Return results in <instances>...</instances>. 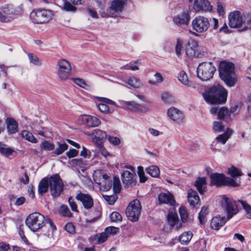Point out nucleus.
Instances as JSON below:
<instances>
[{
  "label": "nucleus",
  "instance_id": "1",
  "mask_svg": "<svg viewBox=\"0 0 251 251\" xmlns=\"http://www.w3.org/2000/svg\"><path fill=\"white\" fill-rule=\"evenodd\" d=\"M50 187L51 195L54 197H59L63 190V184L60 176L55 174L48 178H43L38 185V192L43 195L47 192Z\"/></svg>",
  "mask_w": 251,
  "mask_h": 251
},
{
  "label": "nucleus",
  "instance_id": "2",
  "mask_svg": "<svg viewBox=\"0 0 251 251\" xmlns=\"http://www.w3.org/2000/svg\"><path fill=\"white\" fill-rule=\"evenodd\" d=\"M227 91L221 85H216L203 94L205 100L211 104H221L226 100Z\"/></svg>",
  "mask_w": 251,
  "mask_h": 251
},
{
  "label": "nucleus",
  "instance_id": "3",
  "mask_svg": "<svg viewBox=\"0 0 251 251\" xmlns=\"http://www.w3.org/2000/svg\"><path fill=\"white\" fill-rule=\"evenodd\" d=\"M221 78L227 85L234 86L237 81V77L234 72V65L230 62L222 61L219 68Z\"/></svg>",
  "mask_w": 251,
  "mask_h": 251
},
{
  "label": "nucleus",
  "instance_id": "4",
  "mask_svg": "<svg viewBox=\"0 0 251 251\" xmlns=\"http://www.w3.org/2000/svg\"><path fill=\"white\" fill-rule=\"evenodd\" d=\"M22 12V8L20 6H15L11 4H5L0 9V21L10 22Z\"/></svg>",
  "mask_w": 251,
  "mask_h": 251
},
{
  "label": "nucleus",
  "instance_id": "5",
  "mask_svg": "<svg viewBox=\"0 0 251 251\" xmlns=\"http://www.w3.org/2000/svg\"><path fill=\"white\" fill-rule=\"evenodd\" d=\"M44 216L38 212L30 214L26 218V225L33 232H36L45 226Z\"/></svg>",
  "mask_w": 251,
  "mask_h": 251
},
{
  "label": "nucleus",
  "instance_id": "6",
  "mask_svg": "<svg viewBox=\"0 0 251 251\" xmlns=\"http://www.w3.org/2000/svg\"><path fill=\"white\" fill-rule=\"evenodd\" d=\"M216 70L212 62H202L197 68L198 76L202 81H207L212 78Z\"/></svg>",
  "mask_w": 251,
  "mask_h": 251
},
{
  "label": "nucleus",
  "instance_id": "7",
  "mask_svg": "<svg viewBox=\"0 0 251 251\" xmlns=\"http://www.w3.org/2000/svg\"><path fill=\"white\" fill-rule=\"evenodd\" d=\"M53 16L52 11L45 9L33 10L30 14L32 22L36 24H42L50 21Z\"/></svg>",
  "mask_w": 251,
  "mask_h": 251
},
{
  "label": "nucleus",
  "instance_id": "8",
  "mask_svg": "<svg viewBox=\"0 0 251 251\" xmlns=\"http://www.w3.org/2000/svg\"><path fill=\"white\" fill-rule=\"evenodd\" d=\"M221 203L222 208L226 213L227 220L230 219L238 213V206L232 198L224 195L222 197Z\"/></svg>",
  "mask_w": 251,
  "mask_h": 251
},
{
  "label": "nucleus",
  "instance_id": "9",
  "mask_svg": "<svg viewBox=\"0 0 251 251\" xmlns=\"http://www.w3.org/2000/svg\"><path fill=\"white\" fill-rule=\"evenodd\" d=\"M141 205L137 200L132 201L126 208V214L128 219L136 222L139 219L141 210Z\"/></svg>",
  "mask_w": 251,
  "mask_h": 251
},
{
  "label": "nucleus",
  "instance_id": "10",
  "mask_svg": "<svg viewBox=\"0 0 251 251\" xmlns=\"http://www.w3.org/2000/svg\"><path fill=\"white\" fill-rule=\"evenodd\" d=\"M58 67L57 75L61 81L68 79L72 72V68L71 63L65 59H59L57 63Z\"/></svg>",
  "mask_w": 251,
  "mask_h": 251
},
{
  "label": "nucleus",
  "instance_id": "11",
  "mask_svg": "<svg viewBox=\"0 0 251 251\" xmlns=\"http://www.w3.org/2000/svg\"><path fill=\"white\" fill-rule=\"evenodd\" d=\"M94 181L100 186L104 191H108L112 185V179L103 172L96 171L94 176Z\"/></svg>",
  "mask_w": 251,
  "mask_h": 251
},
{
  "label": "nucleus",
  "instance_id": "12",
  "mask_svg": "<svg viewBox=\"0 0 251 251\" xmlns=\"http://www.w3.org/2000/svg\"><path fill=\"white\" fill-rule=\"evenodd\" d=\"M245 23L243 15L239 10L230 12L228 15V24L232 28L241 27Z\"/></svg>",
  "mask_w": 251,
  "mask_h": 251
},
{
  "label": "nucleus",
  "instance_id": "13",
  "mask_svg": "<svg viewBox=\"0 0 251 251\" xmlns=\"http://www.w3.org/2000/svg\"><path fill=\"white\" fill-rule=\"evenodd\" d=\"M126 1V0H112L109 9L107 10L106 13L101 12V16L102 17L115 16V13H120L123 10Z\"/></svg>",
  "mask_w": 251,
  "mask_h": 251
},
{
  "label": "nucleus",
  "instance_id": "14",
  "mask_svg": "<svg viewBox=\"0 0 251 251\" xmlns=\"http://www.w3.org/2000/svg\"><path fill=\"white\" fill-rule=\"evenodd\" d=\"M185 52L189 57H201L203 55V52H202L198 43L192 39L188 40L186 43Z\"/></svg>",
  "mask_w": 251,
  "mask_h": 251
},
{
  "label": "nucleus",
  "instance_id": "15",
  "mask_svg": "<svg viewBox=\"0 0 251 251\" xmlns=\"http://www.w3.org/2000/svg\"><path fill=\"white\" fill-rule=\"evenodd\" d=\"M193 29L196 31H206L210 26L208 19L203 16H197L192 21Z\"/></svg>",
  "mask_w": 251,
  "mask_h": 251
},
{
  "label": "nucleus",
  "instance_id": "16",
  "mask_svg": "<svg viewBox=\"0 0 251 251\" xmlns=\"http://www.w3.org/2000/svg\"><path fill=\"white\" fill-rule=\"evenodd\" d=\"M190 13V9H184L182 12L173 17V22L177 25H187L191 19Z\"/></svg>",
  "mask_w": 251,
  "mask_h": 251
},
{
  "label": "nucleus",
  "instance_id": "17",
  "mask_svg": "<svg viewBox=\"0 0 251 251\" xmlns=\"http://www.w3.org/2000/svg\"><path fill=\"white\" fill-rule=\"evenodd\" d=\"M193 8L196 12H211L213 6L208 0H194Z\"/></svg>",
  "mask_w": 251,
  "mask_h": 251
},
{
  "label": "nucleus",
  "instance_id": "18",
  "mask_svg": "<svg viewBox=\"0 0 251 251\" xmlns=\"http://www.w3.org/2000/svg\"><path fill=\"white\" fill-rule=\"evenodd\" d=\"M79 122L88 127L98 126L101 123L100 121L95 116L83 115L79 117Z\"/></svg>",
  "mask_w": 251,
  "mask_h": 251
},
{
  "label": "nucleus",
  "instance_id": "19",
  "mask_svg": "<svg viewBox=\"0 0 251 251\" xmlns=\"http://www.w3.org/2000/svg\"><path fill=\"white\" fill-rule=\"evenodd\" d=\"M75 199L80 201L83 207L86 209L91 208L94 205L93 199L88 194L80 192L76 195Z\"/></svg>",
  "mask_w": 251,
  "mask_h": 251
},
{
  "label": "nucleus",
  "instance_id": "20",
  "mask_svg": "<svg viewBox=\"0 0 251 251\" xmlns=\"http://www.w3.org/2000/svg\"><path fill=\"white\" fill-rule=\"evenodd\" d=\"M167 114L172 120L177 124H180L184 122V118L183 113L176 108H170L168 110Z\"/></svg>",
  "mask_w": 251,
  "mask_h": 251
},
{
  "label": "nucleus",
  "instance_id": "21",
  "mask_svg": "<svg viewBox=\"0 0 251 251\" xmlns=\"http://www.w3.org/2000/svg\"><path fill=\"white\" fill-rule=\"evenodd\" d=\"M93 141L97 145L100 146L103 144V141L107 137L106 134L100 129H94L91 133Z\"/></svg>",
  "mask_w": 251,
  "mask_h": 251
},
{
  "label": "nucleus",
  "instance_id": "22",
  "mask_svg": "<svg viewBox=\"0 0 251 251\" xmlns=\"http://www.w3.org/2000/svg\"><path fill=\"white\" fill-rule=\"evenodd\" d=\"M135 172L125 171L122 175V180L124 184L127 186H131L135 183Z\"/></svg>",
  "mask_w": 251,
  "mask_h": 251
},
{
  "label": "nucleus",
  "instance_id": "23",
  "mask_svg": "<svg viewBox=\"0 0 251 251\" xmlns=\"http://www.w3.org/2000/svg\"><path fill=\"white\" fill-rule=\"evenodd\" d=\"M99 100H100L102 103H100L98 104V108L100 111L101 113H103L105 114H107L109 112V107L106 103L115 105V103L111 100L105 98L100 97L98 98Z\"/></svg>",
  "mask_w": 251,
  "mask_h": 251
},
{
  "label": "nucleus",
  "instance_id": "24",
  "mask_svg": "<svg viewBox=\"0 0 251 251\" xmlns=\"http://www.w3.org/2000/svg\"><path fill=\"white\" fill-rule=\"evenodd\" d=\"M159 201L160 203L170 204L171 205H174L175 201L174 198L169 193H162L158 196Z\"/></svg>",
  "mask_w": 251,
  "mask_h": 251
},
{
  "label": "nucleus",
  "instance_id": "25",
  "mask_svg": "<svg viewBox=\"0 0 251 251\" xmlns=\"http://www.w3.org/2000/svg\"><path fill=\"white\" fill-rule=\"evenodd\" d=\"M199 192L203 195L206 190V182L204 177H199L195 181L194 184Z\"/></svg>",
  "mask_w": 251,
  "mask_h": 251
},
{
  "label": "nucleus",
  "instance_id": "26",
  "mask_svg": "<svg viewBox=\"0 0 251 251\" xmlns=\"http://www.w3.org/2000/svg\"><path fill=\"white\" fill-rule=\"evenodd\" d=\"M123 104L126 108L129 110L134 112L143 111V107L139 103H136L134 101H124Z\"/></svg>",
  "mask_w": 251,
  "mask_h": 251
},
{
  "label": "nucleus",
  "instance_id": "27",
  "mask_svg": "<svg viewBox=\"0 0 251 251\" xmlns=\"http://www.w3.org/2000/svg\"><path fill=\"white\" fill-rule=\"evenodd\" d=\"M210 178L211 182L213 185L216 186L224 185L225 180L224 175L215 173L211 175Z\"/></svg>",
  "mask_w": 251,
  "mask_h": 251
},
{
  "label": "nucleus",
  "instance_id": "28",
  "mask_svg": "<svg viewBox=\"0 0 251 251\" xmlns=\"http://www.w3.org/2000/svg\"><path fill=\"white\" fill-rule=\"evenodd\" d=\"M187 194L188 202L190 205L195 206L199 203L200 198L196 191L192 189H189Z\"/></svg>",
  "mask_w": 251,
  "mask_h": 251
},
{
  "label": "nucleus",
  "instance_id": "29",
  "mask_svg": "<svg viewBox=\"0 0 251 251\" xmlns=\"http://www.w3.org/2000/svg\"><path fill=\"white\" fill-rule=\"evenodd\" d=\"M225 223V218L216 216L211 220V227L214 229L218 230Z\"/></svg>",
  "mask_w": 251,
  "mask_h": 251
},
{
  "label": "nucleus",
  "instance_id": "30",
  "mask_svg": "<svg viewBox=\"0 0 251 251\" xmlns=\"http://www.w3.org/2000/svg\"><path fill=\"white\" fill-rule=\"evenodd\" d=\"M218 116L219 119L221 120H224L227 121L231 119V117L228 109L225 107L220 108L218 112Z\"/></svg>",
  "mask_w": 251,
  "mask_h": 251
},
{
  "label": "nucleus",
  "instance_id": "31",
  "mask_svg": "<svg viewBox=\"0 0 251 251\" xmlns=\"http://www.w3.org/2000/svg\"><path fill=\"white\" fill-rule=\"evenodd\" d=\"M7 128L10 134H14L18 131V124L15 120L9 118L6 120Z\"/></svg>",
  "mask_w": 251,
  "mask_h": 251
},
{
  "label": "nucleus",
  "instance_id": "32",
  "mask_svg": "<svg viewBox=\"0 0 251 251\" xmlns=\"http://www.w3.org/2000/svg\"><path fill=\"white\" fill-rule=\"evenodd\" d=\"M232 133V130L230 128H227L226 132L223 134L218 136L216 138V139L218 142L221 143L222 144H225L230 138Z\"/></svg>",
  "mask_w": 251,
  "mask_h": 251
},
{
  "label": "nucleus",
  "instance_id": "33",
  "mask_svg": "<svg viewBox=\"0 0 251 251\" xmlns=\"http://www.w3.org/2000/svg\"><path fill=\"white\" fill-rule=\"evenodd\" d=\"M193 237V233L190 231H185L179 236V240L182 244L187 245Z\"/></svg>",
  "mask_w": 251,
  "mask_h": 251
},
{
  "label": "nucleus",
  "instance_id": "34",
  "mask_svg": "<svg viewBox=\"0 0 251 251\" xmlns=\"http://www.w3.org/2000/svg\"><path fill=\"white\" fill-rule=\"evenodd\" d=\"M177 77L178 80L184 85L187 87H191L192 86L191 82L189 80L187 75L184 71H181L180 72Z\"/></svg>",
  "mask_w": 251,
  "mask_h": 251
},
{
  "label": "nucleus",
  "instance_id": "35",
  "mask_svg": "<svg viewBox=\"0 0 251 251\" xmlns=\"http://www.w3.org/2000/svg\"><path fill=\"white\" fill-rule=\"evenodd\" d=\"M146 171L148 174L154 177H157L160 175V170L156 165H151L146 168Z\"/></svg>",
  "mask_w": 251,
  "mask_h": 251
},
{
  "label": "nucleus",
  "instance_id": "36",
  "mask_svg": "<svg viewBox=\"0 0 251 251\" xmlns=\"http://www.w3.org/2000/svg\"><path fill=\"white\" fill-rule=\"evenodd\" d=\"M127 83L130 87L135 89L139 88L141 86L140 79L135 76L129 77L127 80Z\"/></svg>",
  "mask_w": 251,
  "mask_h": 251
},
{
  "label": "nucleus",
  "instance_id": "37",
  "mask_svg": "<svg viewBox=\"0 0 251 251\" xmlns=\"http://www.w3.org/2000/svg\"><path fill=\"white\" fill-rule=\"evenodd\" d=\"M21 135L23 138L30 142L32 143L38 142V140L33 135L32 133L27 130L22 131Z\"/></svg>",
  "mask_w": 251,
  "mask_h": 251
},
{
  "label": "nucleus",
  "instance_id": "38",
  "mask_svg": "<svg viewBox=\"0 0 251 251\" xmlns=\"http://www.w3.org/2000/svg\"><path fill=\"white\" fill-rule=\"evenodd\" d=\"M208 214V207L203 206L199 214V219L201 224H204L207 220L206 216Z\"/></svg>",
  "mask_w": 251,
  "mask_h": 251
},
{
  "label": "nucleus",
  "instance_id": "39",
  "mask_svg": "<svg viewBox=\"0 0 251 251\" xmlns=\"http://www.w3.org/2000/svg\"><path fill=\"white\" fill-rule=\"evenodd\" d=\"M227 173L232 177L240 176L243 175L241 170L234 166L229 167L228 169Z\"/></svg>",
  "mask_w": 251,
  "mask_h": 251
},
{
  "label": "nucleus",
  "instance_id": "40",
  "mask_svg": "<svg viewBox=\"0 0 251 251\" xmlns=\"http://www.w3.org/2000/svg\"><path fill=\"white\" fill-rule=\"evenodd\" d=\"M14 152L12 149L7 147L6 145L2 144L0 142V153L9 156L12 155Z\"/></svg>",
  "mask_w": 251,
  "mask_h": 251
},
{
  "label": "nucleus",
  "instance_id": "41",
  "mask_svg": "<svg viewBox=\"0 0 251 251\" xmlns=\"http://www.w3.org/2000/svg\"><path fill=\"white\" fill-rule=\"evenodd\" d=\"M162 100L166 103L171 104L175 101L174 97L168 92H164L161 95Z\"/></svg>",
  "mask_w": 251,
  "mask_h": 251
},
{
  "label": "nucleus",
  "instance_id": "42",
  "mask_svg": "<svg viewBox=\"0 0 251 251\" xmlns=\"http://www.w3.org/2000/svg\"><path fill=\"white\" fill-rule=\"evenodd\" d=\"M168 221L169 225L171 227H174L178 222V218L177 214L170 213L168 215Z\"/></svg>",
  "mask_w": 251,
  "mask_h": 251
},
{
  "label": "nucleus",
  "instance_id": "43",
  "mask_svg": "<svg viewBox=\"0 0 251 251\" xmlns=\"http://www.w3.org/2000/svg\"><path fill=\"white\" fill-rule=\"evenodd\" d=\"M57 147L54 151V153L56 155H60L62 154L64 151L67 150L68 148V146L66 143H57Z\"/></svg>",
  "mask_w": 251,
  "mask_h": 251
},
{
  "label": "nucleus",
  "instance_id": "44",
  "mask_svg": "<svg viewBox=\"0 0 251 251\" xmlns=\"http://www.w3.org/2000/svg\"><path fill=\"white\" fill-rule=\"evenodd\" d=\"M238 201L241 203L243 209L246 211L247 217L251 219V206L247 203L245 201L238 200Z\"/></svg>",
  "mask_w": 251,
  "mask_h": 251
},
{
  "label": "nucleus",
  "instance_id": "45",
  "mask_svg": "<svg viewBox=\"0 0 251 251\" xmlns=\"http://www.w3.org/2000/svg\"><path fill=\"white\" fill-rule=\"evenodd\" d=\"M40 148L46 151H51L54 149V145L53 143L48 141H44L40 144Z\"/></svg>",
  "mask_w": 251,
  "mask_h": 251
},
{
  "label": "nucleus",
  "instance_id": "46",
  "mask_svg": "<svg viewBox=\"0 0 251 251\" xmlns=\"http://www.w3.org/2000/svg\"><path fill=\"white\" fill-rule=\"evenodd\" d=\"M224 126L221 122L215 121L213 123L212 129L214 132H222L224 130Z\"/></svg>",
  "mask_w": 251,
  "mask_h": 251
},
{
  "label": "nucleus",
  "instance_id": "47",
  "mask_svg": "<svg viewBox=\"0 0 251 251\" xmlns=\"http://www.w3.org/2000/svg\"><path fill=\"white\" fill-rule=\"evenodd\" d=\"M60 213L64 217H71L72 216L68 206L64 204L61 206Z\"/></svg>",
  "mask_w": 251,
  "mask_h": 251
},
{
  "label": "nucleus",
  "instance_id": "48",
  "mask_svg": "<svg viewBox=\"0 0 251 251\" xmlns=\"http://www.w3.org/2000/svg\"><path fill=\"white\" fill-rule=\"evenodd\" d=\"M155 80L153 81L151 80H150L149 81V83L151 85H157L158 83H161L163 81V78L161 75V74L159 73H156L154 75Z\"/></svg>",
  "mask_w": 251,
  "mask_h": 251
},
{
  "label": "nucleus",
  "instance_id": "49",
  "mask_svg": "<svg viewBox=\"0 0 251 251\" xmlns=\"http://www.w3.org/2000/svg\"><path fill=\"white\" fill-rule=\"evenodd\" d=\"M217 12L220 16H224L225 14V6L220 1L217 2Z\"/></svg>",
  "mask_w": 251,
  "mask_h": 251
},
{
  "label": "nucleus",
  "instance_id": "50",
  "mask_svg": "<svg viewBox=\"0 0 251 251\" xmlns=\"http://www.w3.org/2000/svg\"><path fill=\"white\" fill-rule=\"evenodd\" d=\"M113 191L116 193H118L121 190V183L118 177H114L112 182Z\"/></svg>",
  "mask_w": 251,
  "mask_h": 251
},
{
  "label": "nucleus",
  "instance_id": "51",
  "mask_svg": "<svg viewBox=\"0 0 251 251\" xmlns=\"http://www.w3.org/2000/svg\"><path fill=\"white\" fill-rule=\"evenodd\" d=\"M28 56L31 63L36 66L42 65L41 61L37 56H34L32 54H28Z\"/></svg>",
  "mask_w": 251,
  "mask_h": 251
},
{
  "label": "nucleus",
  "instance_id": "52",
  "mask_svg": "<svg viewBox=\"0 0 251 251\" xmlns=\"http://www.w3.org/2000/svg\"><path fill=\"white\" fill-rule=\"evenodd\" d=\"M138 174L139 176L140 182L143 183L147 181V178L145 175L143 167L142 166L138 167Z\"/></svg>",
  "mask_w": 251,
  "mask_h": 251
},
{
  "label": "nucleus",
  "instance_id": "53",
  "mask_svg": "<svg viewBox=\"0 0 251 251\" xmlns=\"http://www.w3.org/2000/svg\"><path fill=\"white\" fill-rule=\"evenodd\" d=\"M111 222H117L122 221V216L117 212H113L110 216Z\"/></svg>",
  "mask_w": 251,
  "mask_h": 251
},
{
  "label": "nucleus",
  "instance_id": "54",
  "mask_svg": "<svg viewBox=\"0 0 251 251\" xmlns=\"http://www.w3.org/2000/svg\"><path fill=\"white\" fill-rule=\"evenodd\" d=\"M62 9L66 11H75L76 9L75 6L67 1V0H65Z\"/></svg>",
  "mask_w": 251,
  "mask_h": 251
},
{
  "label": "nucleus",
  "instance_id": "55",
  "mask_svg": "<svg viewBox=\"0 0 251 251\" xmlns=\"http://www.w3.org/2000/svg\"><path fill=\"white\" fill-rule=\"evenodd\" d=\"M104 199L110 205L113 204L116 201L117 197L115 195H102Z\"/></svg>",
  "mask_w": 251,
  "mask_h": 251
},
{
  "label": "nucleus",
  "instance_id": "56",
  "mask_svg": "<svg viewBox=\"0 0 251 251\" xmlns=\"http://www.w3.org/2000/svg\"><path fill=\"white\" fill-rule=\"evenodd\" d=\"M224 185H227L233 187L238 186V184L232 178L226 177L225 176Z\"/></svg>",
  "mask_w": 251,
  "mask_h": 251
},
{
  "label": "nucleus",
  "instance_id": "57",
  "mask_svg": "<svg viewBox=\"0 0 251 251\" xmlns=\"http://www.w3.org/2000/svg\"><path fill=\"white\" fill-rule=\"evenodd\" d=\"M179 213L182 222H185L187 219V214L185 208L184 207H180L179 208Z\"/></svg>",
  "mask_w": 251,
  "mask_h": 251
},
{
  "label": "nucleus",
  "instance_id": "58",
  "mask_svg": "<svg viewBox=\"0 0 251 251\" xmlns=\"http://www.w3.org/2000/svg\"><path fill=\"white\" fill-rule=\"evenodd\" d=\"M183 42L179 39L177 40L176 45V52L178 56H180L181 53Z\"/></svg>",
  "mask_w": 251,
  "mask_h": 251
},
{
  "label": "nucleus",
  "instance_id": "59",
  "mask_svg": "<svg viewBox=\"0 0 251 251\" xmlns=\"http://www.w3.org/2000/svg\"><path fill=\"white\" fill-rule=\"evenodd\" d=\"M68 202L71 208V209L73 211L77 212V205L75 201V200L73 199L72 197H69L68 199Z\"/></svg>",
  "mask_w": 251,
  "mask_h": 251
},
{
  "label": "nucleus",
  "instance_id": "60",
  "mask_svg": "<svg viewBox=\"0 0 251 251\" xmlns=\"http://www.w3.org/2000/svg\"><path fill=\"white\" fill-rule=\"evenodd\" d=\"M118 229L119 228L117 227L110 226L106 227L105 229V231L108 235L116 234L117 232Z\"/></svg>",
  "mask_w": 251,
  "mask_h": 251
},
{
  "label": "nucleus",
  "instance_id": "61",
  "mask_svg": "<svg viewBox=\"0 0 251 251\" xmlns=\"http://www.w3.org/2000/svg\"><path fill=\"white\" fill-rule=\"evenodd\" d=\"M108 235L107 233L102 232L100 234L98 237V242L99 243H102L104 242L108 238Z\"/></svg>",
  "mask_w": 251,
  "mask_h": 251
},
{
  "label": "nucleus",
  "instance_id": "62",
  "mask_svg": "<svg viewBox=\"0 0 251 251\" xmlns=\"http://www.w3.org/2000/svg\"><path fill=\"white\" fill-rule=\"evenodd\" d=\"M239 110L240 107L238 105H235L234 106L231 107L230 108V110H229L230 114V116H236V115L237 114V113L239 111Z\"/></svg>",
  "mask_w": 251,
  "mask_h": 251
},
{
  "label": "nucleus",
  "instance_id": "63",
  "mask_svg": "<svg viewBox=\"0 0 251 251\" xmlns=\"http://www.w3.org/2000/svg\"><path fill=\"white\" fill-rule=\"evenodd\" d=\"M65 229L70 233H74L75 231V227L72 223H68L65 226Z\"/></svg>",
  "mask_w": 251,
  "mask_h": 251
},
{
  "label": "nucleus",
  "instance_id": "64",
  "mask_svg": "<svg viewBox=\"0 0 251 251\" xmlns=\"http://www.w3.org/2000/svg\"><path fill=\"white\" fill-rule=\"evenodd\" d=\"M107 139L109 142L113 145H117L120 143V140L118 137L108 136Z\"/></svg>",
  "mask_w": 251,
  "mask_h": 251
}]
</instances>
